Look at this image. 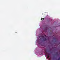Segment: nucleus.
<instances>
[{
	"mask_svg": "<svg viewBox=\"0 0 60 60\" xmlns=\"http://www.w3.org/2000/svg\"><path fill=\"white\" fill-rule=\"evenodd\" d=\"M41 37L42 38H43V41H47V39H46V38H44V36H40L39 37V38H40V37Z\"/></svg>",
	"mask_w": 60,
	"mask_h": 60,
	"instance_id": "nucleus-1",
	"label": "nucleus"
},
{
	"mask_svg": "<svg viewBox=\"0 0 60 60\" xmlns=\"http://www.w3.org/2000/svg\"><path fill=\"white\" fill-rule=\"evenodd\" d=\"M44 18H41V20H42V19L43 20H44Z\"/></svg>",
	"mask_w": 60,
	"mask_h": 60,
	"instance_id": "nucleus-2",
	"label": "nucleus"
},
{
	"mask_svg": "<svg viewBox=\"0 0 60 60\" xmlns=\"http://www.w3.org/2000/svg\"><path fill=\"white\" fill-rule=\"evenodd\" d=\"M48 57H47V58H48L49 57V55H47Z\"/></svg>",
	"mask_w": 60,
	"mask_h": 60,
	"instance_id": "nucleus-3",
	"label": "nucleus"
},
{
	"mask_svg": "<svg viewBox=\"0 0 60 60\" xmlns=\"http://www.w3.org/2000/svg\"><path fill=\"white\" fill-rule=\"evenodd\" d=\"M45 52L46 53V54H47V52Z\"/></svg>",
	"mask_w": 60,
	"mask_h": 60,
	"instance_id": "nucleus-4",
	"label": "nucleus"
},
{
	"mask_svg": "<svg viewBox=\"0 0 60 60\" xmlns=\"http://www.w3.org/2000/svg\"><path fill=\"white\" fill-rule=\"evenodd\" d=\"M45 37H46L47 36L45 35Z\"/></svg>",
	"mask_w": 60,
	"mask_h": 60,
	"instance_id": "nucleus-5",
	"label": "nucleus"
},
{
	"mask_svg": "<svg viewBox=\"0 0 60 60\" xmlns=\"http://www.w3.org/2000/svg\"><path fill=\"white\" fill-rule=\"evenodd\" d=\"M60 58H59V59H60Z\"/></svg>",
	"mask_w": 60,
	"mask_h": 60,
	"instance_id": "nucleus-6",
	"label": "nucleus"
},
{
	"mask_svg": "<svg viewBox=\"0 0 60 60\" xmlns=\"http://www.w3.org/2000/svg\"><path fill=\"white\" fill-rule=\"evenodd\" d=\"M15 33H17V32H16Z\"/></svg>",
	"mask_w": 60,
	"mask_h": 60,
	"instance_id": "nucleus-7",
	"label": "nucleus"
},
{
	"mask_svg": "<svg viewBox=\"0 0 60 60\" xmlns=\"http://www.w3.org/2000/svg\"><path fill=\"white\" fill-rule=\"evenodd\" d=\"M48 38H49V37H48Z\"/></svg>",
	"mask_w": 60,
	"mask_h": 60,
	"instance_id": "nucleus-8",
	"label": "nucleus"
},
{
	"mask_svg": "<svg viewBox=\"0 0 60 60\" xmlns=\"http://www.w3.org/2000/svg\"><path fill=\"white\" fill-rule=\"evenodd\" d=\"M57 54H58V53H57Z\"/></svg>",
	"mask_w": 60,
	"mask_h": 60,
	"instance_id": "nucleus-9",
	"label": "nucleus"
},
{
	"mask_svg": "<svg viewBox=\"0 0 60 60\" xmlns=\"http://www.w3.org/2000/svg\"><path fill=\"white\" fill-rule=\"evenodd\" d=\"M40 39H41V38H40Z\"/></svg>",
	"mask_w": 60,
	"mask_h": 60,
	"instance_id": "nucleus-10",
	"label": "nucleus"
}]
</instances>
